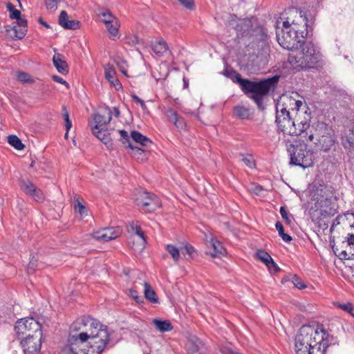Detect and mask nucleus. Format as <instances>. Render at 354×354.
<instances>
[{
    "mask_svg": "<svg viewBox=\"0 0 354 354\" xmlns=\"http://www.w3.org/2000/svg\"><path fill=\"white\" fill-rule=\"evenodd\" d=\"M222 75L237 84L242 92L256 104L257 109L263 111L266 105L263 102L271 91H274L277 86L280 75L261 79L259 81H252L243 78L241 75L233 68L226 66Z\"/></svg>",
    "mask_w": 354,
    "mask_h": 354,
    "instance_id": "obj_1",
    "label": "nucleus"
},
{
    "mask_svg": "<svg viewBox=\"0 0 354 354\" xmlns=\"http://www.w3.org/2000/svg\"><path fill=\"white\" fill-rule=\"evenodd\" d=\"M333 336L330 335L323 325L317 326V328L310 325L302 326L295 338L296 343L306 344L309 346L316 343L317 346L320 345L324 351L332 344Z\"/></svg>",
    "mask_w": 354,
    "mask_h": 354,
    "instance_id": "obj_2",
    "label": "nucleus"
},
{
    "mask_svg": "<svg viewBox=\"0 0 354 354\" xmlns=\"http://www.w3.org/2000/svg\"><path fill=\"white\" fill-rule=\"evenodd\" d=\"M279 130L290 136H301L310 127L309 120H302L300 115L276 110V120Z\"/></svg>",
    "mask_w": 354,
    "mask_h": 354,
    "instance_id": "obj_3",
    "label": "nucleus"
},
{
    "mask_svg": "<svg viewBox=\"0 0 354 354\" xmlns=\"http://www.w3.org/2000/svg\"><path fill=\"white\" fill-rule=\"evenodd\" d=\"M286 20L283 21V26L290 28L292 32L297 33L301 38H305L313 32L312 24L313 21L309 20L306 12L295 8H290L286 10Z\"/></svg>",
    "mask_w": 354,
    "mask_h": 354,
    "instance_id": "obj_4",
    "label": "nucleus"
},
{
    "mask_svg": "<svg viewBox=\"0 0 354 354\" xmlns=\"http://www.w3.org/2000/svg\"><path fill=\"white\" fill-rule=\"evenodd\" d=\"M301 57L295 58V67L302 70L318 69L322 67V55L312 41H305L301 46Z\"/></svg>",
    "mask_w": 354,
    "mask_h": 354,
    "instance_id": "obj_5",
    "label": "nucleus"
},
{
    "mask_svg": "<svg viewBox=\"0 0 354 354\" xmlns=\"http://www.w3.org/2000/svg\"><path fill=\"white\" fill-rule=\"evenodd\" d=\"M287 150L290 156V165L299 166L304 169L313 165V152L308 149V145L304 141H295L288 145Z\"/></svg>",
    "mask_w": 354,
    "mask_h": 354,
    "instance_id": "obj_6",
    "label": "nucleus"
},
{
    "mask_svg": "<svg viewBox=\"0 0 354 354\" xmlns=\"http://www.w3.org/2000/svg\"><path fill=\"white\" fill-rule=\"evenodd\" d=\"M314 136L317 138V142L315 144L320 151L328 152L335 149L337 142L335 131L325 122H318L317 123L315 133H310L308 136V140L313 141Z\"/></svg>",
    "mask_w": 354,
    "mask_h": 354,
    "instance_id": "obj_7",
    "label": "nucleus"
},
{
    "mask_svg": "<svg viewBox=\"0 0 354 354\" xmlns=\"http://www.w3.org/2000/svg\"><path fill=\"white\" fill-rule=\"evenodd\" d=\"M88 335L82 326L81 319L74 322L70 327L68 337L69 349L73 354H88L90 350L79 348L80 345L88 342Z\"/></svg>",
    "mask_w": 354,
    "mask_h": 354,
    "instance_id": "obj_8",
    "label": "nucleus"
},
{
    "mask_svg": "<svg viewBox=\"0 0 354 354\" xmlns=\"http://www.w3.org/2000/svg\"><path fill=\"white\" fill-rule=\"evenodd\" d=\"M279 21L276 25V37L279 44L285 49L289 50H298L301 48L302 44L306 41L305 38H301L297 33L292 32L290 28H280Z\"/></svg>",
    "mask_w": 354,
    "mask_h": 354,
    "instance_id": "obj_9",
    "label": "nucleus"
},
{
    "mask_svg": "<svg viewBox=\"0 0 354 354\" xmlns=\"http://www.w3.org/2000/svg\"><path fill=\"white\" fill-rule=\"evenodd\" d=\"M299 96L297 92H292L291 94H283L275 104V109L282 112H291L295 115H300L299 109L302 106L301 100H297Z\"/></svg>",
    "mask_w": 354,
    "mask_h": 354,
    "instance_id": "obj_10",
    "label": "nucleus"
},
{
    "mask_svg": "<svg viewBox=\"0 0 354 354\" xmlns=\"http://www.w3.org/2000/svg\"><path fill=\"white\" fill-rule=\"evenodd\" d=\"M136 202L137 205L147 213L153 212L161 206L160 198L156 194L147 191L140 192Z\"/></svg>",
    "mask_w": 354,
    "mask_h": 354,
    "instance_id": "obj_11",
    "label": "nucleus"
},
{
    "mask_svg": "<svg viewBox=\"0 0 354 354\" xmlns=\"http://www.w3.org/2000/svg\"><path fill=\"white\" fill-rule=\"evenodd\" d=\"M256 19L255 17L236 19V16L234 15L229 21V25L236 30L238 36L249 37Z\"/></svg>",
    "mask_w": 354,
    "mask_h": 354,
    "instance_id": "obj_12",
    "label": "nucleus"
},
{
    "mask_svg": "<svg viewBox=\"0 0 354 354\" xmlns=\"http://www.w3.org/2000/svg\"><path fill=\"white\" fill-rule=\"evenodd\" d=\"M82 321V326L83 328H86V326L90 327L89 333L87 332L88 335V339L100 335V337H104L105 332L108 330V327L102 324L100 322L93 319L89 316H84L81 318Z\"/></svg>",
    "mask_w": 354,
    "mask_h": 354,
    "instance_id": "obj_13",
    "label": "nucleus"
},
{
    "mask_svg": "<svg viewBox=\"0 0 354 354\" xmlns=\"http://www.w3.org/2000/svg\"><path fill=\"white\" fill-rule=\"evenodd\" d=\"M39 323L40 322L32 317H28L17 320L15 326V330L18 339L24 337L30 329L35 331Z\"/></svg>",
    "mask_w": 354,
    "mask_h": 354,
    "instance_id": "obj_14",
    "label": "nucleus"
},
{
    "mask_svg": "<svg viewBox=\"0 0 354 354\" xmlns=\"http://www.w3.org/2000/svg\"><path fill=\"white\" fill-rule=\"evenodd\" d=\"M19 339L25 354H38L40 352L43 339H38V336H32Z\"/></svg>",
    "mask_w": 354,
    "mask_h": 354,
    "instance_id": "obj_15",
    "label": "nucleus"
},
{
    "mask_svg": "<svg viewBox=\"0 0 354 354\" xmlns=\"http://www.w3.org/2000/svg\"><path fill=\"white\" fill-rule=\"evenodd\" d=\"M17 21L13 22L12 25L5 26L6 32L9 33L11 30L14 35H11L19 39H23L28 31V21L25 18L21 17L15 19Z\"/></svg>",
    "mask_w": 354,
    "mask_h": 354,
    "instance_id": "obj_16",
    "label": "nucleus"
},
{
    "mask_svg": "<svg viewBox=\"0 0 354 354\" xmlns=\"http://www.w3.org/2000/svg\"><path fill=\"white\" fill-rule=\"evenodd\" d=\"M99 336L100 335H97L88 339L90 345L88 354H101L110 340V334L108 330L105 332V337H102V339Z\"/></svg>",
    "mask_w": 354,
    "mask_h": 354,
    "instance_id": "obj_17",
    "label": "nucleus"
},
{
    "mask_svg": "<svg viewBox=\"0 0 354 354\" xmlns=\"http://www.w3.org/2000/svg\"><path fill=\"white\" fill-rule=\"evenodd\" d=\"M122 233V230L119 227H107L93 232V237L97 240L103 241H109L113 240Z\"/></svg>",
    "mask_w": 354,
    "mask_h": 354,
    "instance_id": "obj_18",
    "label": "nucleus"
},
{
    "mask_svg": "<svg viewBox=\"0 0 354 354\" xmlns=\"http://www.w3.org/2000/svg\"><path fill=\"white\" fill-rule=\"evenodd\" d=\"M316 203H322L323 201L336 199L334 189L328 185H319L316 189Z\"/></svg>",
    "mask_w": 354,
    "mask_h": 354,
    "instance_id": "obj_19",
    "label": "nucleus"
},
{
    "mask_svg": "<svg viewBox=\"0 0 354 354\" xmlns=\"http://www.w3.org/2000/svg\"><path fill=\"white\" fill-rule=\"evenodd\" d=\"M317 344H313V346H308L306 344L296 343L295 342V351L296 354H324L326 351L324 348H321L320 345L316 346Z\"/></svg>",
    "mask_w": 354,
    "mask_h": 354,
    "instance_id": "obj_20",
    "label": "nucleus"
},
{
    "mask_svg": "<svg viewBox=\"0 0 354 354\" xmlns=\"http://www.w3.org/2000/svg\"><path fill=\"white\" fill-rule=\"evenodd\" d=\"M188 354H207L205 343L198 337L192 338L187 344Z\"/></svg>",
    "mask_w": 354,
    "mask_h": 354,
    "instance_id": "obj_21",
    "label": "nucleus"
},
{
    "mask_svg": "<svg viewBox=\"0 0 354 354\" xmlns=\"http://www.w3.org/2000/svg\"><path fill=\"white\" fill-rule=\"evenodd\" d=\"M248 38L252 39L254 42L265 41L268 38L266 30L260 25L257 19L254 21Z\"/></svg>",
    "mask_w": 354,
    "mask_h": 354,
    "instance_id": "obj_22",
    "label": "nucleus"
},
{
    "mask_svg": "<svg viewBox=\"0 0 354 354\" xmlns=\"http://www.w3.org/2000/svg\"><path fill=\"white\" fill-rule=\"evenodd\" d=\"M53 62L59 73L66 75L68 73V66L66 62L64 59L63 55L60 53L55 54L53 57Z\"/></svg>",
    "mask_w": 354,
    "mask_h": 354,
    "instance_id": "obj_23",
    "label": "nucleus"
},
{
    "mask_svg": "<svg viewBox=\"0 0 354 354\" xmlns=\"http://www.w3.org/2000/svg\"><path fill=\"white\" fill-rule=\"evenodd\" d=\"M166 115L168 120L173 122L176 128L183 129L186 127L185 119L179 116L176 111L169 109L166 112Z\"/></svg>",
    "mask_w": 354,
    "mask_h": 354,
    "instance_id": "obj_24",
    "label": "nucleus"
},
{
    "mask_svg": "<svg viewBox=\"0 0 354 354\" xmlns=\"http://www.w3.org/2000/svg\"><path fill=\"white\" fill-rule=\"evenodd\" d=\"M106 110L108 111L107 117H105L104 115L100 114H95L94 115L93 119L95 120V124L93 127H95V129H106V125L109 124L112 119V112L111 109L109 107H106Z\"/></svg>",
    "mask_w": 354,
    "mask_h": 354,
    "instance_id": "obj_25",
    "label": "nucleus"
},
{
    "mask_svg": "<svg viewBox=\"0 0 354 354\" xmlns=\"http://www.w3.org/2000/svg\"><path fill=\"white\" fill-rule=\"evenodd\" d=\"M316 212L319 214L316 220L319 225H322V219L333 216L337 212V209L330 206H322L317 207Z\"/></svg>",
    "mask_w": 354,
    "mask_h": 354,
    "instance_id": "obj_26",
    "label": "nucleus"
},
{
    "mask_svg": "<svg viewBox=\"0 0 354 354\" xmlns=\"http://www.w3.org/2000/svg\"><path fill=\"white\" fill-rule=\"evenodd\" d=\"M354 246V234L348 233L345 237V240L342 242V248H345L339 253V257L342 259H348V252L350 248Z\"/></svg>",
    "mask_w": 354,
    "mask_h": 354,
    "instance_id": "obj_27",
    "label": "nucleus"
},
{
    "mask_svg": "<svg viewBox=\"0 0 354 354\" xmlns=\"http://www.w3.org/2000/svg\"><path fill=\"white\" fill-rule=\"evenodd\" d=\"M131 138L136 143L140 144L143 147H147L152 144V141L148 137L136 130L131 132Z\"/></svg>",
    "mask_w": 354,
    "mask_h": 354,
    "instance_id": "obj_28",
    "label": "nucleus"
},
{
    "mask_svg": "<svg viewBox=\"0 0 354 354\" xmlns=\"http://www.w3.org/2000/svg\"><path fill=\"white\" fill-rule=\"evenodd\" d=\"M234 116L240 120H245L250 118L251 115L250 109L243 105H237L233 108Z\"/></svg>",
    "mask_w": 354,
    "mask_h": 354,
    "instance_id": "obj_29",
    "label": "nucleus"
},
{
    "mask_svg": "<svg viewBox=\"0 0 354 354\" xmlns=\"http://www.w3.org/2000/svg\"><path fill=\"white\" fill-rule=\"evenodd\" d=\"M153 324L155 328L161 333L171 331L173 329V326L169 320L154 319Z\"/></svg>",
    "mask_w": 354,
    "mask_h": 354,
    "instance_id": "obj_30",
    "label": "nucleus"
},
{
    "mask_svg": "<svg viewBox=\"0 0 354 354\" xmlns=\"http://www.w3.org/2000/svg\"><path fill=\"white\" fill-rule=\"evenodd\" d=\"M144 286L145 297L153 304L158 303V298L156 292L152 289L151 285L147 282H145Z\"/></svg>",
    "mask_w": 354,
    "mask_h": 354,
    "instance_id": "obj_31",
    "label": "nucleus"
},
{
    "mask_svg": "<svg viewBox=\"0 0 354 354\" xmlns=\"http://www.w3.org/2000/svg\"><path fill=\"white\" fill-rule=\"evenodd\" d=\"M210 243L214 249V252H210V255L212 257H218L220 255H224L225 253V249L223 247L222 243L220 241L212 239Z\"/></svg>",
    "mask_w": 354,
    "mask_h": 354,
    "instance_id": "obj_32",
    "label": "nucleus"
},
{
    "mask_svg": "<svg viewBox=\"0 0 354 354\" xmlns=\"http://www.w3.org/2000/svg\"><path fill=\"white\" fill-rule=\"evenodd\" d=\"M98 16L101 18L102 21L105 24H109L117 20L115 16L109 10L104 8L99 9Z\"/></svg>",
    "mask_w": 354,
    "mask_h": 354,
    "instance_id": "obj_33",
    "label": "nucleus"
},
{
    "mask_svg": "<svg viewBox=\"0 0 354 354\" xmlns=\"http://www.w3.org/2000/svg\"><path fill=\"white\" fill-rule=\"evenodd\" d=\"M342 144L346 149H354V125L349 133L342 138Z\"/></svg>",
    "mask_w": 354,
    "mask_h": 354,
    "instance_id": "obj_34",
    "label": "nucleus"
},
{
    "mask_svg": "<svg viewBox=\"0 0 354 354\" xmlns=\"http://www.w3.org/2000/svg\"><path fill=\"white\" fill-rule=\"evenodd\" d=\"M153 51L158 55L161 56L168 49L167 44L165 41H156L151 46Z\"/></svg>",
    "mask_w": 354,
    "mask_h": 354,
    "instance_id": "obj_35",
    "label": "nucleus"
},
{
    "mask_svg": "<svg viewBox=\"0 0 354 354\" xmlns=\"http://www.w3.org/2000/svg\"><path fill=\"white\" fill-rule=\"evenodd\" d=\"M8 143L17 150H22L24 149L25 145L22 143L21 140L15 135H11L8 137Z\"/></svg>",
    "mask_w": 354,
    "mask_h": 354,
    "instance_id": "obj_36",
    "label": "nucleus"
},
{
    "mask_svg": "<svg viewBox=\"0 0 354 354\" xmlns=\"http://www.w3.org/2000/svg\"><path fill=\"white\" fill-rule=\"evenodd\" d=\"M19 186L23 192L26 194H29L30 192H33L35 188L37 187L30 180H26L24 179L20 180Z\"/></svg>",
    "mask_w": 354,
    "mask_h": 354,
    "instance_id": "obj_37",
    "label": "nucleus"
},
{
    "mask_svg": "<svg viewBox=\"0 0 354 354\" xmlns=\"http://www.w3.org/2000/svg\"><path fill=\"white\" fill-rule=\"evenodd\" d=\"M42 268V263L38 262V259L32 257L28 265L27 271L28 274H32L36 270H39Z\"/></svg>",
    "mask_w": 354,
    "mask_h": 354,
    "instance_id": "obj_38",
    "label": "nucleus"
},
{
    "mask_svg": "<svg viewBox=\"0 0 354 354\" xmlns=\"http://www.w3.org/2000/svg\"><path fill=\"white\" fill-rule=\"evenodd\" d=\"M275 227L277 230L279 236L281 237L283 241L288 243L292 240V237L284 232V228L282 223L280 221H277L275 224Z\"/></svg>",
    "mask_w": 354,
    "mask_h": 354,
    "instance_id": "obj_39",
    "label": "nucleus"
},
{
    "mask_svg": "<svg viewBox=\"0 0 354 354\" xmlns=\"http://www.w3.org/2000/svg\"><path fill=\"white\" fill-rule=\"evenodd\" d=\"M166 250L171 254L173 260L177 262L180 258V250L175 245L168 244L165 246Z\"/></svg>",
    "mask_w": 354,
    "mask_h": 354,
    "instance_id": "obj_40",
    "label": "nucleus"
},
{
    "mask_svg": "<svg viewBox=\"0 0 354 354\" xmlns=\"http://www.w3.org/2000/svg\"><path fill=\"white\" fill-rule=\"evenodd\" d=\"M35 331L33 330H30L24 336V337H36L38 336V339H43V332H42V326L41 323L37 324V327H36Z\"/></svg>",
    "mask_w": 354,
    "mask_h": 354,
    "instance_id": "obj_41",
    "label": "nucleus"
},
{
    "mask_svg": "<svg viewBox=\"0 0 354 354\" xmlns=\"http://www.w3.org/2000/svg\"><path fill=\"white\" fill-rule=\"evenodd\" d=\"M105 77L111 83H113V81L116 78L115 71L114 68L112 66H110L109 64H108L105 67Z\"/></svg>",
    "mask_w": 354,
    "mask_h": 354,
    "instance_id": "obj_42",
    "label": "nucleus"
},
{
    "mask_svg": "<svg viewBox=\"0 0 354 354\" xmlns=\"http://www.w3.org/2000/svg\"><path fill=\"white\" fill-rule=\"evenodd\" d=\"M105 25L107 30L109 31V34L111 36L115 37L118 35L119 27L118 20H115L113 22H111Z\"/></svg>",
    "mask_w": 354,
    "mask_h": 354,
    "instance_id": "obj_43",
    "label": "nucleus"
},
{
    "mask_svg": "<svg viewBox=\"0 0 354 354\" xmlns=\"http://www.w3.org/2000/svg\"><path fill=\"white\" fill-rule=\"evenodd\" d=\"M6 8L10 12V18L11 19H18V17L21 16V12L17 10L12 3L8 2L6 4Z\"/></svg>",
    "mask_w": 354,
    "mask_h": 354,
    "instance_id": "obj_44",
    "label": "nucleus"
},
{
    "mask_svg": "<svg viewBox=\"0 0 354 354\" xmlns=\"http://www.w3.org/2000/svg\"><path fill=\"white\" fill-rule=\"evenodd\" d=\"M334 305L337 308H340L342 310H344L348 313H351V312L353 311V310H354V306L351 302H346L344 304H342L339 301H337V302L334 303Z\"/></svg>",
    "mask_w": 354,
    "mask_h": 354,
    "instance_id": "obj_45",
    "label": "nucleus"
},
{
    "mask_svg": "<svg viewBox=\"0 0 354 354\" xmlns=\"http://www.w3.org/2000/svg\"><path fill=\"white\" fill-rule=\"evenodd\" d=\"M256 254L257 258L261 260L265 265L268 263V262L270 261V259H272L267 252L263 250H258Z\"/></svg>",
    "mask_w": 354,
    "mask_h": 354,
    "instance_id": "obj_46",
    "label": "nucleus"
},
{
    "mask_svg": "<svg viewBox=\"0 0 354 354\" xmlns=\"http://www.w3.org/2000/svg\"><path fill=\"white\" fill-rule=\"evenodd\" d=\"M17 80L23 83H33L34 80L30 78V75L26 72H17Z\"/></svg>",
    "mask_w": 354,
    "mask_h": 354,
    "instance_id": "obj_47",
    "label": "nucleus"
},
{
    "mask_svg": "<svg viewBox=\"0 0 354 354\" xmlns=\"http://www.w3.org/2000/svg\"><path fill=\"white\" fill-rule=\"evenodd\" d=\"M28 195L37 202H41L44 198L42 191L38 187L35 188L34 191L30 192Z\"/></svg>",
    "mask_w": 354,
    "mask_h": 354,
    "instance_id": "obj_48",
    "label": "nucleus"
},
{
    "mask_svg": "<svg viewBox=\"0 0 354 354\" xmlns=\"http://www.w3.org/2000/svg\"><path fill=\"white\" fill-rule=\"evenodd\" d=\"M290 279L292 283L298 289L301 290L306 288V285L301 281V279L297 274L290 276Z\"/></svg>",
    "mask_w": 354,
    "mask_h": 354,
    "instance_id": "obj_49",
    "label": "nucleus"
},
{
    "mask_svg": "<svg viewBox=\"0 0 354 354\" xmlns=\"http://www.w3.org/2000/svg\"><path fill=\"white\" fill-rule=\"evenodd\" d=\"M80 23L77 20H68L63 28L66 30H77L80 28Z\"/></svg>",
    "mask_w": 354,
    "mask_h": 354,
    "instance_id": "obj_50",
    "label": "nucleus"
},
{
    "mask_svg": "<svg viewBox=\"0 0 354 354\" xmlns=\"http://www.w3.org/2000/svg\"><path fill=\"white\" fill-rule=\"evenodd\" d=\"M74 209L81 216L86 215L87 214L86 207L80 201L79 198L77 199V203L74 205Z\"/></svg>",
    "mask_w": 354,
    "mask_h": 354,
    "instance_id": "obj_51",
    "label": "nucleus"
},
{
    "mask_svg": "<svg viewBox=\"0 0 354 354\" xmlns=\"http://www.w3.org/2000/svg\"><path fill=\"white\" fill-rule=\"evenodd\" d=\"M180 250L185 256L188 255L189 257H192L193 254L196 252L194 248L187 243L184 247L180 248Z\"/></svg>",
    "mask_w": 354,
    "mask_h": 354,
    "instance_id": "obj_52",
    "label": "nucleus"
},
{
    "mask_svg": "<svg viewBox=\"0 0 354 354\" xmlns=\"http://www.w3.org/2000/svg\"><path fill=\"white\" fill-rule=\"evenodd\" d=\"M315 205L316 207H322V206H330V207H333V208H335V209H337V207H338V205L336 203V199L331 200V201H329V200L323 201L322 203H315Z\"/></svg>",
    "mask_w": 354,
    "mask_h": 354,
    "instance_id": "obj_53",
    "label": "nucleus"
},
{
    "mask_svg": "<svg viewBox=\"0 0 354 354\" xmlns=\"http://www.w3.org/2000/svg\"><path fill=\"white\" fill-rule=\"evenodd\" d=\"M185 8L193 10L195 8L194 0H177Z\"/></svg>",
    "mask_w": 354,
    "mask_h": 354,
    "instance_id": "obj_54",
    "label": "nucleus"
},
{
    "mask_svg": "<svg viewBox=\"0 0 354 354\" xmlns=\"http://www.w3.org/2000/svg\"><path fill=\"white\" fill-rule=\"evenodd\" d=\"M130 149L131 150V156L137 159H139L140 156L144 155L145 152V150L135 146H133Z\"/></svg>",
    "mask_w": 354,
    "mask_h": 354,
    "instance_id": "obj_55",
    "label": "nucleus"
},
{
    "mask_svg": "<svg viewBox=\"0 0 354 354\" xmlns=\"http://www.w3.org/2000/svg\"><path fill=\"white\" fill-rule=\"evenodd\" d=\"M100 140L106 145V147L111 149H113V143L110 137V133L108 132L103 134L102 137H100Z\"/></svg>",
    "mask_w": 354,
    "mask_h": 354,
    "instance_id": "obj_56",
    "label": "nucleus"
},
{
    "mask_svg": "<svg viewBox=\"0 0 354 354\" xmlns=\"http://www.w3.org/2000/svg\"><path fill=\"white\" fill-rule=\"evenodd\" d=\"M68 16L67 12L65 10H62L60 12L59 19H58V23L61 26H64L66 23L68 21Z\"/></svg>",
    "mask_w": 354,
    "mask_h": 354,
    "instance_id": "obj_57",
    "label": "nucleus"
},
{
    "mask_svg": "<svg viewBox=\"0 0 354 354\" xmlns=\"http://www.w3.org/2000/svg\"><path fill=\"white\" fill-rule=\"evenodd\" d=\"M91 131L93 134L99 140H100V137L103 136V134H105L107 133L106 129L99 128V129H95V127H91Z\"/></svg>",
    "mask_w": 354,
    "mask_h": 354,
    "instance_id": "obj_58",
    "label": "nucleus"
},
{
    "mask_svg": "<svg viewBox=\"0 0 354 354\" xmlns=\"http://www.w3.org/2000/svg\"><path fill=\"white\" fill-rule=\"evenodd\" d=\"M130 296L136 301L138 304L144 302L143 297L138 295V292L134 290H130Z\"/></svg>",
    "mask_w": 354,
    "mask_h": 354,
    "instance_id": "obj_59",
    "label": "nucleus"
},
{
    "mask_svg": "<svg viewBox=\"0 0 354 354\" xmlns=\"http://www.w3.org/2000/svg\"><path fill=\"white\" fill-rule=\"evenodd\" d=\"M280 214H281L282 218L284 219L286 224L290 225L291 219H290V216H288V214L285 207L281 206L280 207Z\"/></svg>",
    "mask_w": 354,
    "mask_h": 354,
    "instance_id": "obj_60",
    "label": "nucleus"
},
{
    "mask_svg": "<svg viewBox=\"0 0 354 354\" xmlns=\"http://www.w3.org/2000/svg\"><path fill=\"white\" fill-rule=\"evenodd\" d=\"M242 161L250 168H252L254 166V162L251 155H247L243 157Z\"/></svg>",
    "mask_w": 354,
    "mask_h": 354,
    "instance_id": "obj_61",
    "label": "nucleus"
},
{
    "mask_svg": "<svg viewBox=\"0 0 354 354\" xmlns=\"http://www.w3.org/2000/svg\"><path fill=\"white\" fill-rule=\"evenodd\" d=\"M270 271L273 270L274 272H278L280 271L279 267L277 264L272 259H270V261L268 264L266 265Z\"/></svg>",
    "mask_w": 354,
    "mask_h": 354,
    "instance_id": "obj_62",
    "label": "nucleus"
},
{
    "mask_svg": "<svg viewBox=\"0 0 354 354\" xmlns=\"http://www.w3.org/2000/svg\"><path fill=\"white\" fill-rule=\"evenodd\" d=\"M60 1V0H45V4L48 9H57V3Z\"/></svg>",
    "mask_w": 354,
    "mask_h": 354,
    "instance_id": "obj_63",
    "label": "nucleus"
},
{
    "mask_svg": "<svg viewBox=\"0 0 354 354\" xmlns=\"http://www.w3.org/2000/svg\"><path fill=\"white\" fill-rule=\"evenodd\" d=\"M220 351L222 354H242L239 352H234L231 348L225 346H221Z\"/></svg>",
    "mask_w": 354,
    "mask_h": 354,
    "instance_id": "obj_64",
    "label": "nucleus"
}]
</instances>
